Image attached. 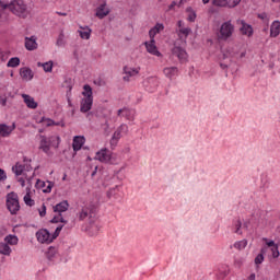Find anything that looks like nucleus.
<instances>
[{"label":"nucleus","instance_id":"ea45409f","mask_svg":"<svg viewBox=\"0 0 280 280\" xmlns=\"http://www.w3.org/2000/svg\"><path fill=\"white\" fill-rule=\"evenodd\" d=\"M8 9L10 10V2L0 0V19H1V12H4Z\"/></svg>","mask_w":280,"mask_h":280},{"label":"nucleus","instance_id":"393cba45","mask_svg":"<svg viewBox=\"0 0 280 280\" xmlns=\"http://www.w3.org/2000/svg\"><path fill=\"white\" fill-rule=\"evenodd\" d=\"M163 73L166 78H174V75L178 73V68L177 67L164 68Z\"/></svg>","mask_w":280,"mask_h":280},{"label":"nucleus","instance_id":"49530a36","mask_svg":"<svg viewBox=\"0 0 280 280\" xmlns=\"http://www.w3.org/2000/svg\"><path fill=\"white\" fill-rule=\"evenodd\" d=\"M63 226L65 225L57 226V229L55 230V232L52 234L54 240H56V237H58V235H60V231H62Z\"/></svg>","mask_w":280,"mask_h":280},{"label":"nucleus","instance_id":"1a4fd4ad","mask_svg":"<svg viewBox=\"0 0 280 280\" xmlns=\"http://www.w3.org/2000/svg\"><path fill=\"white\" fill-rule=\"evenodd\" d=\"M242 0H212L213 5L219 8H235Z\"/></svg>","mask_w":280,"mask_h":280},{"label":"nucleus","instance_id":"0e129e2a","mask_svg":"<svg viewBox=\"0 0 280 280\" xmlns=\"http://www.w3.org/2000/svg\"><path fill=\"white\" fill-rule=\"evenodd\" d=\"M57 14H59V16H67V13H62V12H57Z\"/></svg>","mask_w":280,"mask_h":280},{"label":"nucleus","instance_id":"37998d69","mask_svg":"<svg viewBox=\"0 0 280 280\" xmlns=\"http://www.w3.org/2000/svg\"><path fill=\"white\" fill-rule=\"evenodd\" d=\"M271 253H272L273 259L279 258V255H280V253H279V245H276V246L271 247Z\"/></svg>","mask_w":280,"mask_h":280},{"label":"nucleus","instance_id":"412c9836","mask_svg":"<svg viewBox=\"0 0 280 280\" xmlns=\"http://www.w3.org/2000/svg\"><path fill=\"white\" fill-rule=\"evenodd\" d=\"M50 148L51 147L49 144V138H47L46 136H40L39 150H43L45 154H48Z\"/></svg>","mask_w":280,"mask_h":280},{"label":"nucleus","instance_id":"c756f323","mask_svg":"<svg viewBox=\"0 0 280 280\" xmlns=\"http://www.w3.org/2000/svg\"><path fill=\"white\" fill-rule=\"evenodd\" d=\"M11 253H12V248H10V245H8V243L0 244V255L10 256Z\"/></svg>","mask_w":280,"mask_h":280},{"label":"nucleus","instance_id":"c03bdc74","mask_svg":"<svg viewBox=\"0 0 280 280\" xmlns=\"http://www.w3.org/2000/svg\"><path fill=\"white\" fill-rule=\"evenodd\" d=\"M256 266H259V264H264V254H258L255 258Z\"/></svg>","mask_w":280,"mask_h":280},{"label":"nucleus","instance_id":"5701e85b","mask_svg":"<svg viewBox=\"0 0 280 280\" xmlns=\"http://www.w3.org/2000/svg\"><path fill=\"white\" fill-rule=\"evenodd\" d=\"M110 11H108V9H106V4H101L97 9H96V16L97 19H104L105 16H108Z\"/></svg>","mask_w":280,"mask_h":280},{"label":"nucleus","instance_id":"c85d7f7f","mask_svg":"<svg viewBox=\"0 0 280 280\" xmlns=\"http://www.w3.org/2000/svg\"><path fill=\"white\" fill-rule=\"evenodd\" d=\"M37 67H43L44 71L46 73H51L52 69H54V61H47L45 63H37Z\"/></svg>","mask_w":280,"mask_h":280},{"label":"nucleus","instance_id":"2eb2a0df","mask_svg":"<svg viewBox=\"0 0 280 280\" xmlns=\"http://www.w3.org/2000/svg\"><path fill=\"white\" fill-rule=\"evenodd\" d=\"M36 36L25 37V48L27 51H34V49H38V43H36Z\"/></svg>","mask_w":280,"mask_h":280},{"label":"nucleus","instance_id":"4be33fe9","mask_svg":"<svg viewBox=\"0 0 280 280\" xmlns=\"http://www.w3.org/2000/svg\"><path fill=\"white\" fill-rule=\"evenodd\" d=\"M22 97L24 100V103L26 104L27 108H38V103L34 101V97H32L28 94H22Z\"/></svg>","mask_w":280,"mask_h":280},{"label":"nucleus","instance_id":"2f4dec72","mask_svg":"<svg viewBox=\"0 0 280 280\" xmlns=\"http://www.w3.org/2000/svg\"><path fill=\"white\" fill-rule=\"evenodd\" d=\"M48 142L50 148H58V145H60V137L51 136L48 138Z\"/></svg>","mask_w":280,"mask_h":280},{"label":"nucleus","instance_id":"a878e982","mask_svg":"<svg viewBox=\"0 0 280 280\" xmlns=\"http://www.w3.org/2000/svg\"><path fill=\"white\" fill-rule=\"evenodd\" d=\"M82 95L84 96V100H93V89H91V85L85 84L83 86Z\"/></svg>","mask_w":280,"mask_h":280},{"label":"nucleus","instance_id":"f03ea898","mask_svg":"<svg viewBox=\"0 0 280 280\" xmlns=\"http://www.w3.org/2000/svg\"><path fill=\"white\" fill-rule=\"evenodd\" d=\"M7 209L10 211L11 215H16L21 209L19 203V195L12 191L7 195Z\"/></svg>","mask_w":280,"mask_h":280},{"label":"nucleus","instance_id":"39448f33","mask_svg":"<svg viewBox=\"0 0 280 280\" xmlns=\"http://www.w3.org/2000/svg\"><path fill=\"white\" fill-rule=\"evenodd\" d=\"M128 133V125L121 124L114 135L112 136V139L109 141L112 148H117V143H119V139H121V135Z\"/></svg>","mask_w":280,"mask_h":280},{"label":"nucleus","instance_id":"4c0bfd02","mask_svg":"<svg viewBox=\"0 0 280 280\" xmlns=\"http://www.w3.org/2000/svg\"><path fill=\"white\" fill-rule=\"evenodd\" d=\"M51 224H58V222H62V224H67V220H65V218H62V214H58L57 217H54L50 220Z\"/></svg>","mask_w":280,"mask_h":280},{"label":"nucleus","instance_id":"052dcab7","mask_svg":"<svg viewBox=\"0 0 280 280\" xmlns=\"http://www.w3.org/2000/svg\"><path fill=\"white\" fill-rule=\"evenodd\" d=\"M19 183H21V186H22V187H25V179H23V177H21V178L19 179Z\"/></svg>","mask_w":280,"mask_h":280},{"label":"nucleus","instance_id":"7ed1b4c3","mask_svg":"<svg viewBox=\"0 0 280 280\" xmlns=\"http://www.w3.org/2000/svg\"><path fill=\"white\" fill-rule=\"evenodd\" d=\"M235 32V26L231 23V21L224 22L219 30L218 38L219 40H229L231 36H233Z\"/></svg>","mask_w":280,"mask_h":280},{"label":"nucleus","instance_id":"603ef678","mask_svg":"<svg viewBox=\"0 0 280 280\" xmlns=\"http://www.w3.org/2000/svg\"><path fill=\"white\" fill-rule=\"evenodd\" d=\"M159 33L154 30V28H151L149 31V36L151 38V40H154V36H156Z\"/></svg>","mask_w":280,"mask_h":280},{"label":"nucleus","instance_id":"aec40b11","mask_svg":"<svg viewBox=\"0 0 280 280\" xmlns=\"http://www.w3.org/2000/svg\"><path fill=\"white\" fill-rule=\"evenodd\" d=\"M93 108V98H82L81 101V113H89Z\"/></svg>","mask_w":280,"mask_h":280},{"label":"nucleus","instance_id":"13d9d810","mask_svg":"<svg viewBox=\"0 0 280 280\" xmlns=\"http://www.w3.org/2000/svg\"><path fill=\"white\" fill-rule=\"evenodd\" d=\"M176 5H178V3H176V1H173V2L168 5V10H174V8H176Z\"/></svg>","mask_w":280,"mask_h":280},{"label":"nucleus","instance_id":"5fc2aeb1","mask_svg":"<svg viewBox=\"0 0 280 280\" xmlns=\"http://www.w3.org/2000/svg\"><path fill=\"white\" fill-rule=\"evenodd\" d=\"M1 106H5L8 104V96H0Z\"/></svg>","mask_w":280,"mask_h":280},{"label":"nucleus","instance_id":"0eeeda50","mask_svg":"<svg viewBox=\"0 0 280 280\" xmlns=\"http://www.w3.org/2000/svg\"><path fill=\"white\" fill-rule=\"evenodd\" d=\"M36 238L39 244H51L54 242V235L49 233V230L42 229L36 232Z\"/></svg>","mask_w":280,"mask_h":280},{"label":"nucleus","instance_id":"20e7f679","mask_svg":"<svg viewBox=\"0 0 280 280\" xmlns=\"http://www.w3.org/2000/svg\"><path fill=\"white\" fill-rule=\"evenodd\" d=\"M78 218L80 221H84L89 219L90 222H93V218H95V206L91 203L83 206L78 213Z\"/></svg>","mask_w":280,"mask_h":280},{"label":"nucleus","instance_id":"f704fd0d","mask_svg":"<svg viewBox=\"0 0 280 280\" xmlns=\"http://www.w3.org/2000/svg\"><path fill=\"white\" fill-rule=\"evenodd\" d=\"M19 65H21V59L19 57H12L8 61L7 67L15 68V67H19Z\"/></svg>","mask_w":280,"mask_h":280},{"label":"nucleus","instance_id":"f257e3e1","mask_svg":"<svg viewBox=\"0 0 280 280\" xmlns=\"http://www.w3.org/2000/svg\"><path fill=\"white\" fill-rule=\"evenodd\" d=\"M10 10L12 14L19 19H27L31 14L30 9H27V4H25V1L23 0H12L10 2Z\"/></svg>","mask_w":280,"mask_h":280},{"label":"nucleus","instance_id":"dca6fc26","mask_svg":"<svg viewBox=\"0 0 280 280\" xmlns=\"http://www.w3.org/2000/svg\"><path fill=\"white\" fill-rule=\"evenodd\" d=\"M54 212L55 213H59L60 215H62V213H65V211L69 210V201L63 200L59 203H57L56 206H54Z\"/></svg>","mask_w":280,"mask_h":280},{"label":"nucleus","instance_id":"4d7b16f0","mask_svg":"<svg viewBox=\"0 0 280 280\" xmlns=\"http://www.w3.org/2000/svg\"><path fill=\"white\" fill-rule=\"evenodd\" d=\"M8 178V175H5V171L0 168V180H5Z\"/></svg>","mask_w":280,"mask_h":280},{"label":"nucleus","instance_id":"774afa93","mask_svg":"<svg viewBox=\"0 0 280 280\" xmlns=\"http://www.w3.org/2000/svg\"><path fill=\"white\" fill-rule=\"evenodd\" d=\"M221 67H222V69H226V67H229V66L221 63Z\"/></svg>","mask_w":280,"mask_h":280},{"label":"nucleus","instance_id":"864d4df0","mask_svg":"<svg viewBox=\"0 0 280 280\" xmlns=\"http://www.w3.org/2000/svg\"><path fill=\"white\" fill-rule=\"evenodd\" d=\"M48 186L47 188L44 190L45 194H50L51 192V188L54 187V183L51 182H47Z\"/></svg>","mask_w":280,"mask_h":280},{"label":"nucleus","instance_id":"6e6552de","mask_svg":"<svg viewBox=\"0 0 280 280\" xmlns=\"http://www.w3.org/2000/svg\"><path fill=\"white\" fill-rule=\"evenodd\" d=\"M236 25H238V30L241 34H243V36H248V38L253 36L254 34L253 26L246 23V21L238 19L236 20Z\"/></svg>","mask_w":280,"mask_h":280},{"label":"nucleus","instance_id":"338daca9","mask_svg":"<svg viewBox=\"0 0 280 280\" xmlns=\"http://www.w3.org/2000/svg\"><path fill=\"white\" fill-rule=\"evenodd\" d=\"M211 0H202V3L205 4V5H207V3H209Z\"/></svg>","mask_w":280,"mask_h":280},{"label":"nucleus","instance_id":"423d86ee","mask_svg":"<svg viewBox=\"0 0 280 280\" xmlns=\"http://www.w3.org/2000/svg\"><path fill=\"white\" fill-rule=\"evenodd\" d=\"M32 160L24 158V164H20L19 162L12 167V172L15 176H22L24 172H32Z\"/></svg>","mask_w":280,"mask_h":280},{"label":"nucleus","instance_id":"680f3d73","mask_svg":"<svg viewBox=\"0 0 280 280\" xmlns=\"http://www.w3.org/2000/svg\"><path fill=\"white\" fill-rule=\"evenodd\" d=\"M95 174H97V167H95V170L92 172L91 176H95Z\"/></svg>","mask_w":280,"mask_h":280},{"label":"nucleus","instance_id":"79ce46f5","mask_svg":"<svg viewBox=\"0 0 280 280\" xmlns=\"http://www.w3.org/2000/svg\"><path fill=\"white\" fill-rule=\"evenodd\" d=\"M234 226H235V233L237 235H242V231H241V229H242V220H240V219L236 220Z\"/></svg>","mask_w":280,"mask_h":280},{"label":"nucleus","instance_id":"e2e57ef3","mask_svg":"<svg viewBox=\"0 0 280 280\" xmlns=\"http://www.w3.org/2000/svg\"><path fill=\"white\" fill-rule=\"evenodd\" d=\"M183 3H185V0H180L179 2H178V8H180L182 5H183Z\"/></svg>","mask_w":280,"mask_h":280},{"label":"nucleus","instance_id":"72a5a7b5","mask_svg":"<svg viewBox=\"0 0 280 280\" xmlns=\"http://www.w3.org/2000/svg\"><path fill=\"white\" fill-rule=\"evenodd\" d=\"M117 180H118V178L117 177H113L112 179H110V187H109V190H108V192H107V195L109 196V197H112L113 196V191H115V189H118L119 188V184H116L115 186H113V184L114 183H117Z\"/></svg>","mask_w":280,"mask_h":280},{"label":"nucleus","instance_id":"09e8293b","mask_svg":"<svg viewBox=\"0 0 280 280\" xmlns=\"http://www.w3.org/2000/svg\"><path fill=\"white\" fill-rule=\"evenodd\" d=\"M40 218H45L47 215V207L45 205L42 206V210H39Z\"/></svg>","mask_w":280,"mask_h":280},{"label":"nucleus","instance_id":"de8ad7c7","mask_svg":"<svg viewBox=\"0 0 280 280\" xmlns=\"http://www.w3.org/2000/svg\"><path fill=\"white\" fill-rule=\"evenodd\" d=\"M153 30L156 31L158 34H159L160 32H163V30H165V26L163 24H161V23H158V24H155Z\"/></svg>","mask_w":280,"mask_h":280},{"label":"nucleus","instance_id":"f3484780","mask_svg":"<svg viewBox=\"0 0 280 280\" xmlns=\"http://www.w3.org/2000/svg\"><path fill=\"white\" fill-rule=\"evenodd\" d=\"M172 54L173 56H176L178 60H187V51H185L180 46H175L172 49Z\"/></svg>","mask_w":280,"mask_h":280},{"label":"nucleus","instance_id":"e433bc0d","mask_svg":"<svg viewBox=\"0 0 280 280\" xmlns=\"http://www.w3.org/2000/svg\"><path fill=\"white\" fill-rule=\"evenodd\" d=\"M57 47H65V45H67V42L65 40V33H60L57 42H56Z\"/></svg>","mask_w":280,"mask_h":280},{"label":"nucleus","instance_id":"c9c22d12","mask_svg":"<svg viewBox=\"0 0 280 280\" xmlns=\"http://www.w3.org/2000/svg\"><path fill=\"white\" fill-rule=\"evenodd\" d=\"M186 12H188V21L190 23H194V21H196V11H194V9L191 7H188L186 9Z\"/></svg>","mask_w":280,"mask_h":280},{"label":"nucleus","instance_id":"cd10ccee","mask_svg":"<svg viewBox=\"0 0 280 280\" xmlns=\"http://www.w3.org/2000/svg\"><path fill=\"white\" fill-rule=\"evenodd\" d=\"M26 195L24 196V202L27 207H34L35 201L32 199V195L30 194L31 189L30 187L26 188Z\"/></svg>","mask_w":280,"mask_h":280},{"label":"nucleus","instance_id":"7c9ffc66","mask_svg":"<svg viewBox=\"0 0 280 280\" xmlns=\"http://www.w3.org/2000/svg\"><path fill=\"white\" fill-rule=\"evenodd\" d=\"M4 242L11 246H16V244H19V237H16V235H8L4 237Z\"/></svg>","mask_w":280,"mask_h":280},{"label":"nucleus","instance_id":"bf43d9fd","mask_svg":"<svg viewBox=\"0 0 280 280\" xmlns=\"http://www.w3.org/2000/svg\"><path fill=\"white\" fill-rule=\"evenodd\" d=\"M268 250V247H262L261 249H260V255H262V257H264V255H266V252Z\"/></svg>","mask_w":280,"mask_h":280},{"label":"nucleus","instance_id":"a211bd4d","mask_svg":"<svg viewBox=\"0 0 280 280\" xmlns=\"http://www.w3.org/2000/svg\"><path fill=\"white\" fill-rule=\"evenodd\" d=\"M16 128V125L8 126L5 124L0 125V137H10L12 135V131Z\"/></svg>","mask_w":280,"mask_h":280},{"label":"nucleus","instance_id":"6ab92c4d","mask_svg":"<svg viewBox=\"0 0 280 280\" xmlns=\"http://www.w3.org/2000/svg\"><path fill=\"white\" fill-rule=\"evenodd\" d=\"M84 137L82 136H75L73 138L72 148L74 152H79V150H82V147L84 145Z\"/></svg>","mask_w":280,"mask_h":280},{"label":"nucleus","instance_id":"ddd939ff","mask_svg":"<svg viewBox=\"0 0 280 280\" xmlns=\"http://www.w3.org/2000/svg\"><path fill=\"white\" fill-rule=\"evenodd\" d=\"M118 117H126L128 121L135 120V112L128 107H124L118 109L117 112Z\"/></svg>","mask_w":280,"mask_h":280},{"label":"nucleus","instance_id":"3c124183","mask_svg":"<svg viewBox=\"0 0 280 280\" xmlns=\"http://www.w3.org/2000/svg\"><path fill=\"white\" fill-rule=\"evenodd\" d=\"M265 240V242H266V244H267V246L269 247V248H275V246H277V244L275 243V241H268V238H264Z\"/></svg>","mask_w":280,"mask_h":280},{"label":"nucleus","instance_id":"b1692460","mask_svg":"<svg viewBox=\"0 0 280 280\" xmlns=\"http://www.w3.org/2000/svg\"><path fill=\"white\" fill-rule=\"evenodd\" d=\"M279 34H280V22L279 21H275L271 24L270 36L272 38H277V36H279Z\"/></svg>","mask_w":280,"mask_h":280},{"label":"nucleus","instance_id":"473e14b6","mask_svg":"<svg viewBox=\"0 0 280 280\" xmlns=\"http://www.w3.org/2000/svg\"><path fill=\"white\" fill-rule=\"evenodd\" d=\"M56 253H58V249L56 247L50 246L48 250L46 252V257L49 261L56 257Z\"/></svg>","mask_w":280,"mask_h":280},{"label":"nucleus","instance_id":"a19ab883","mask_svg":"<svg viewBox=\"0 0 280 280\" xmlns=\"http://www.w3.org/2000/svg\"><path fill=\"white\" fill-rule=\"evenodd\" d=\"M42 122L45 124V126H60V124H56L52 119L49 118H42Z\"/></svg>","mask_w":280,"mask_h":280},{"label":"nucleus","instance_id":"9d476101","mask_svg":"<svg viewBox=\"0 0 280 280\" xmlns=\"http://www.w3.org/2000/svg\"><path fill=\"white\" fill-rule=\"evenodd\" d=\"M124 73L122 77L124 82H130V78H135V75H139V68H130L128 66L124 67Z\"/></svg>","mask_w":280,"mask_h":280},{"label":"nucleus","instance_id":"bb28decb","mask_svg":"<svg viewBox=\"0 0 280 280\" xmlns=\"http://www.w3.org/2000/svg\"><path fill=\"white\" fill-rule=\"evenodd\" d=\"M82 31H79V34L81 36V38H83V40H89V38H91V28L89 26L82 27Z\"/></svg>","mask_w":280,"mask_h":280},{"label":"nucleus","instance_id":"69168bd1","mask_svg":"<svg viewBox=\"0 0 280 280\" xmlns=\"http://www.w3.org/2000/svg\"><path fill=\"white\" fill-rule=\"evenodd\" d=\"M68 106H73V104H71V98H68Z\"/></svg>","mask_w":280,"mask_h":280},{"label":"nucleus","instance_id":"6e6d98bb","mask_svg":"<svg viewBox=\"0 0 280 280\" xmlns=\"http://www.w3.org/2000/svg\"><path fill=\"white\" fill-rule=\"evenodd\" d=\"M233 48H229L226 56H230V58H235V56H237V52H232Z\"/></svg>","mask_w":280,"mask_h":280},{"label":"nucleus","instance_id":"58836bf2","mask_svg":"<svg viewBox=\"0 0 280 280\" xmlns=\"http://www.w3.org/2000/svg\"><path fill=\"white\" fill-rule=\"evenodd\" d=\"M245 246H248V241H246V240L236 242V243L234 244V247H236L238 250H243V248H244Z\"/></svg>","mask_w":280,"mask_h":280},{"label":"nucleus","instance_id":"f8f14e48","mask_svg":"<svg viewBox=\"0 0 280 280\" xmlns=\"http://www.w3.org/2000/svg\"><path fill=\"white\" fill-rule=\"evenodd\" d=\"M96 161H100L101 163H109L110 162V151L108 149H102L96 153L95 156Z\"/></svg>","mask_w":280,"mask_h":280},{"label":"nucleus","instance_id":"a18cd8bd","mask_svg":"<svg viewBox=\"0 0 280 280\" xmlns=\"http://www.w3.org/2000/svg\"><path fill=\"white\" fill-rule=\"evenodd\" d=\"M179 33H182L185 37H188L189 34H191V28H189V27L180 28Z\"/></svg>","mask_w":280,"mask_h":280},{"label":"nucleus","instance_id":"4468645a","mask_svg":"<svg viewBox=\"0 0 280 280\" xmlns=\"http://www.w3.org/2000/svg\"><path fill=\"white\" fill-rule=\"evenodd\" d=\"M20 75L22 80H24L25 82H30L31 80H34V72L28 67L21 68Z\"/></svg>","mask_w":280,"mask_h":280},{"label":"nucleus","instance_id":"8fccbe9b","mask_svg":"<svg viewBox=\"0 0 280 280\" xmlns=\"http://www.w3.org/2000/svg\"><path fill=\"white\" fill-rule=\"evenodd\" d=\"M258 19L264 21V23H268V14H266V13H259Z\"/></svg>","mask_w":280,"mask_h":280},{"label":"nucleus","instance_id":"9b49d317","mask_svg":"<svg viewBox=\"0 0 280 280\" xmlns=\"http://www.w3.org/2000/svg\"><path fill=\"white\" fill-rule=\"evenodd\" d=\"M148 54H151L152 56H156L158 58H161V51H159V48H156V40L151 39L150 42L144 43Z\"/></svg>","mask_w":280,"mask_h":280}]
</instances>
